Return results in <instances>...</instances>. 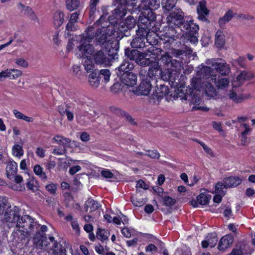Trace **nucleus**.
<instances>
[{"label":"nucleus","instance_id":"36","mask_svg":"<svg viewBox=\"0 0 255 255\" xmlns=\"http://www.w3.org/2000/svg\"><path fill=\"white\" fill-rule=\"evenodd\" d=\"M164 36H167L172 39H177L178 36L175 28L172 26H168L164 27Z\"/></svg>","mask_w":255,"mask_h":255},{"label":"nucleus","instance_id":"41","mask_svg":"<svg viewBox=\"0 0 255 255\" xmlns=\"http://www.w3.org/2000/svg\"><path fill=\"white\" fill-rule=\"evenodd\" d=\"M30 232L24 230H20L19 228L15 233L17 235L19 242H23L26 239H28L30 236Z\"/></svg>","mask_w":255,"mask_h":255},{"label":"nucleus","instance_id":"38","mask_svg":"<svg viewBox=\"0 0 255 255\" xmlns=\"http://www.w3.org/2000/svg\"><path fill=\"white\" fill-rule=\"evenodd\" d=\"M177 1V0H162L161 5L164 9L169 11L175 6Z\"/></svg>","mask_w":255,"mask_h":255},{"label":"nucleus","instance_id":"6","mask_svg":"<svg viewBox=\"0 0 255 255\" xmlns=\"http://www.w3.org/2000/svg\"><path fill=\"white\" fill-rule=\"evenodd\" d=\"M87 39L94 41L96 45L104 46L111 36L104 26L102 28H96L94 25L87 27L85 32Z\"/></svg>","mask_w":255,"mask_h":255},{"label":"nucleus","instance_id":"21","mask_svg":"<svg viewBox=\"0 0 255 255\" xmlns=\"http://www.w3.org/2000/svg\"><path fill=\"white\" fill-rule=\"evenodd\" d=\"M177 77L175 69H172L167 67L164 70H162V74L160 78L165 81L169 82V83H171L172 85H174V83L176 85L177 84V82H176Z\"/></svg>","mask_w":255,"mask_h":255},{"label":"nucleus","instance_id":"59","mask_svg":"<svg viewBox=\"0 0 255 255\" xmlns=\"http://www.w3.org/2000/svg\"><path fill=\"white\" fill-rule=\"evenodd\" d=\"M123 87V86L122 85V84L121 83L117 82L115 83L111 87V90L112 91L115 93H118L119 91L122 90Z\"/></svg>","mask_w":255,"mask_h":255},{"label":"nucleus","instance_id":"40","mask_svg":"<svg viewBox=\"0 0 255 255\" xmlns=\"http://www.w3.org/2000/svg\"><path fill=\"white\" fill-rule=\"evenodd\" d=\"M66 8L72 11L78 8L80 5L79 0H66Z\"/></svg>","mask_w":255,"mask_h":255},{"label":"nucleus","instance_id":"24","mask_svg":"<svg viewBox=\"0 0 255 255\" xmlns=\"http://www.w3.org/2000/svg\"><path fill=\"white\" fill-rule=\"evenodd\" d=\"M217 242L218 238L216 233L208 234L206 237V240L202 242V247L205 249L208 247L213 248L216 245Z\"/></svg>","mask_w":255,"mask_h":255},{"label":"nucleus","instance_id":"55","mask_svg":"<svg viewBox=\"0 0 255 255\" xmlns=\"http://www.w3.org/2000/svg\"><path fill=\"white\" fill-rule=\"evenodd\" d=\"M131 202L135 206L137 207H141L144 204V201L143 199H138L135 196H131L130 198Z\"/></svg>","mask_w":255,"mask_h":255},{"label":"nucleus","instance_id":"58","mask_svg":"<svg viewBox=\"0 0 255 255\" xmlns=\"http://www.w3.org/2000/svg\"><path fill=\"white\" fill-rule=\"evenodd\" d=\"M64 195L65 197L64 203L65 206L67 208H69L70 206V202L73 200V197L70 193H65Z\"/></svg>","mask_w":255,"mask_h":255},{"label":"nucleus","instance_id":"31","mask_svg":"<svg viewBox=\"0 0 255 255\" xmlns=\"http://www.w3.org/2000/svg\"><path fill=\"white\" fill-rule=\"evenodd\" d=\"M236 15H237V13H234L231 9H229L223 17L219 19L218 23L220 26L223 27L225 24L229 22Z\"/></svg>","mask_w":255,"mask_h":255},{"label":"nucleus","instance_id":"10","mask_svg":"<svg viewBox=\"0 0 255 255\" xmlns=\"http://www.w3.org/2000/svg\"><path fill=\"white\" fill-rule=\"evenodd\" d=\"M138 18L136 20L133 16L128 15L122 21H120L118 24V29L124 33L125 35L126 33H129L136 25L138 27Z\"/></svg>","mask_w":255,"mask_h":255},{"label":"nucleus","instance_id":"29","mask_svg":"<svg viewBox=\"0 0 255 255\" xmlns=\"http://www.w3.org/2000/svg\"><path fill=\"white\" fill-rule=\"evenodd\" d=\"M225 186L228 188H232L238 186L241 183L242 179L239 177L230 176L224 179Z\"/></svg>","mask_w":255,"mask_h":255},{"label":"nucleus","instance_id":"12","mask_svg":"<svg viewBox=\"0 0 255 255\" xmlns=\"http://www.w3.org/2000/svg\"><path fill=\"white\" fill-rule=\"evenodd\" d=\"M127 13L126 6L119 5L111 11V14L108 17L109 23L114 26L118 25L119 20H122Z\"/></svg>","mask_w":255,"mask_h":255},{"label":"nucleus","instance_id":"17","mask_svg":"<svg viewBox=\"0 0 255 255\" xmlns=\"http://www.w3.org/2000/svg\"><path fill=\"white\" fill-rule=\"evenodd\" d=\"M200 68L199 66L197 72V75L199 77L198 79H200L201 81L202 79H207L211 78V80H216V75L215 74L214 69L211 67L209 66H204L201 65Z\"/></svg>","mask_w":255,"mask_h":255},{"label":"nucleus","instance_id":"1","mask_svg":"<svg viewBox=\"0 0 255 255\" xmlns=\"http://www.w3.org/2000/svg\"><path fill=\"white\" fill-rule=\"evenodd\" d=\"M149 33L136 29L135 35L130 43V47L125 49V57L127 60L134 61L137 65L145 67L150 65L153 61L147 58V53L143 51Z\"/></svg>","mask_w":255,"mask_h":255},{"label":"nucleus","instance_id":"54","mask_svg":"<svg viewBox=\"0 0 255 255\" xmlns=\"http://www.w3.org/2000/svg\"><path fill=\"white\" fill-rule=\"evenodd\" d=\"M227 188L228 187L225 186V183L218 182L215 185L216 192L219 194L224 196L225 195L224 191H223V188Z\"/></svg>","mask_w":255,"mask_h":255},{"label":"nucleus","instance_id":"34","mask_svg":"<svg viewBox=\"0 0 255 255\" xmlns=\"http://www.w3.org/2000/svg\"><path fill=\"white\" fill-rule=\"evenodd\" d=\"M77 30V25L76 22L69 20L66 25L64 35L66 38H69L72 35L71 32L75 31Z\"/></svg>","mask_w":255,"mask_h":255},{"label":"nucleus","instance_id":"20","mask_svg":"<svg viewBox=\"0 0 255 255\" xmlns=\"http://www.w3.org/2000/svg\"><path fill=\"white\" fill-rule=\"evenodd\" d=\"M160 0H142L141 3L138 5V8L140 10L154 11L160 6Z\"/></svg>","mask_w":255,"mask_h":255},{"label":"nucleus","instance_id":"51","mask_svg":"<svg viewBox=\"0 0 255 255\" xmlns=\"http://www.w3.org/2000/svg\"><path fill=\"white\" fill-rule=\"evenodd\" d=\"M121 117L125 118L126 121L129 123L131 125L136 126L137 125V123L134 121V119L131 117V116L125 111H124Z\"/></svg>","mask_w":255,"mask_h":255},{"label":"nucleus","instance_id":"14","mask_svg":"<svg viewBox=\"0 0 255 255\" xmlns=\"http://www.w3.org/2000/svg\"><path fill=\"white\" fill-rule=\"evenodd\" d=\"M168 22H170L179 28L186 22L184 18V13L180 8H175L172 10L167 17Z\"/></svg>","mask_w":255,"mask_h":255},{"label":"nucleus","instance_id":"19","mask_svg":"<svg viewBox=\"0 0 255 255\" xmlns=\"http://www.w3.org/2000/svg\"><path fill=\"white\" fill-rule=\"evenodd\" d=\"M197 12L198 15V19L208 23H210V20L207 18V16L209 14L210 11L207 8L206 1L205 0H202L199 2L197 7Z\"/></svg>","mask_w":255,"mask_h":255},{"label":"nucleus","instance_id":"32","mask_svg":"<svg viewBox=\"0 0 255 255\" xmlns=\"http://www.w3.org/2000/svg\"><path fill=\"white\" fill-rule=\"evenodd\" d=\"M64 13L61 11H56L53 15V25L55 28H59L64 21Z\"/></svg>","mask_w":255,"mask_h":255},{"label":"nucleus","instance_id":"64","mask_svg":"<svg viewBox=\"0 0 255 255\" xmlns=\"http://www.w3.org/2000/svg\"><path fill=\"white\" fill-rule=\"evenodd\" d=\"M15 62L17 65L23 68H26L28 66V62L23 58L17 59Z\"/></svg>","mask_w":255,"mask_h":255},{"label":"nucleus","instance_id":"56","mask_svg":"<svg viewBox=\"0 0 255 255\" xmlns=\"http://www.w3.org/2000/svg\"><path fill=\"white\" fill-rule=\"evenodd\" d=\"M9 70L10 71V79H14L22 75V72L20 70L15 69H10Z\"/></svg>","mask_w":255,"mask_h":255},{"label":"nucleus","instance_id":"60","mask_svg":"<svg viewBox=\"0 0 255 255\" xmlns=\"http://www.w3.org/2000/svg\"><path fill=\"white\" fill-rule=\"evenodd\" d=\"M148 153L146 154L147 156L153 159H158L160 157V154L155 149L154 150H149L147 151Z\"/></svg>","mask_w":255,"mask_h":255},{"label":"nucleus","instance_id":"30","mask_svg":"<svg viewBox=\"0 0 255 255\" xmlns=\"http://www.w3.org/2000/svg\"><path fill=\"white\" fill-rule=\"evenodd\" d=\"M255 78L254 73L249 71H243L237 76V80L238 82L243 83L245 81L251 80Z\"/></svg>","mask_w":255,"mask_h":255},{"label":"nucleus","instance_id":"63","mask_svg":"<svg viewBox=\"0 0 255 255\" xmlns=\"http://www.w3.org/2000/svg\"><path fill=\"white\" fill-rule=\"evenodd\" d=\"M135 0H113L114 2L119 4L120 6H125L129 5Z\"/></svg>","mask_w":255,"mask_h":255},{"label":"nucleus","instance_id":"57","mask_svg":"<svg viewBox=\"0 0 255 255\" xmlns=\"http://www.w3.org/2000/svg\"><path fill=\"white\" fill-rule=\"evenodd\" d=\"M72 74L77 77H79L82 74V69L80 65H74L72 67Z\"/></svg>","mask_w":255,"mask_h":255},{"label":"nucleus","instance_id":"7","mask_svg":"<svg viewBox=\"0 0 255 255\" xmlns=\"http://www.w3.org/2000/svg\"><path fill=\"white\" fill-rule=\"evenodd\" d=\"M183 34L181 37L183 38L185 42L189 41L192 44H196L198 41V31L199 26L194 23L193 20L186 21L180 28Z\"/></svg>","mask_w":255,"mask_h":255},{"label":"nucleus","instance_id":"46","mask_svg":"<svg viewBox=\"0 0 255 255\" xmlns=\"http://www.w3.org/2000/svg\"><path fill=\"white\" fill-rule=\"evenodd\" d=\"M172 38H170L167 36H164V34H162L160 37V43H163L165 45L164 47L169 48L170 44H172L176 39H172Z\"/></svg>","mask_w":255,"mask_h":255},{"label":"nucleus","instance_id":"49","mask_svg":"<svg viewBox=\"0 0 255 255\" xmlns=\"http://www.w3.org/2000/svg\"><path fill=\"white\" fill-rule=\"evenodd\" d=\"M24 14L28 16L29 18L31 20L37 21L38 23H39V19L36 16L35 12L30 7H29V8L24 11Z\"/></svg>","mask_w":255,"mask_h":255},{"label":"nucleus","instance_id":"15","mask_svg":"<svg viewBox=\"0 0 255 255\" xmlns=\"http://www.w3.org/2000/svg\"><path fill=\"white\" fill-rule=\"evenodd\" d=\"M20 210L17 206L12 208L8 206L4 213V219L6 222L17 223L20 217Z\"/></svg>","mask_w":255,"mask_h":255},{"label":"nucleus","instance_id":"44","mask_svg":"<svg viewBox=\"0 0 255 255\" xmlns=\"http://www.w3.org/2000/svg\"><path fill=\"white\" fill-rule=\"evenodd\" d=\"M12 154L16 157H20L23 154V150L21 146L19 144H14L12 148Z\"/></svg>","mask_w":255,"mask_h":255},{"label":"nucleus","instance_id":"50","mask_svg":"<svg viewBox=\"0 0 255 255\" xmlns=\"http://www.w3.org/2000/svg\"><path fill=\"white\" fill-rule=\"evenodd\" d=\"M216 84L219 89H224L229 85V80L228 78H223L218 80Z\"/></svg>","mask_w":255,"mask_h":255},{"label":"nucleus","instance_id":"42","mask_svg":"<svg viewBox=\"0 0 255 255\" xmlns=\"http://www.w3.org/2000/svg\"><path fill=\"white\" fill-rule=\"evenodd\" d=\"M211 199V195L202 193L197 197V201L199 204L205 205L209 203Z\"/></svg>","mask_w":255,"mask_h":255},{"label":"nucleus","instance_id":"11","mask_svg":"<svg viewBox=\"0 0 255 255\" xmlns=\"http://www.w3.org/2000/svg\"><path fill=\"white\" fill-rule=\"evenodd\" d=\"M40 225L29 215H24L19 218L16 224V227L18 228H21L23 230L28 231L30 232L35 229L37 230Z\"/></svg>","mask_w":255,"mask_h":255},{"label":"nucleus","instance_id":"47","mask_svg":"<svg viewBox=\"0 0 255 255\" xmlns=\"http://www.w3.org/2000/svg\"><path fill=\"white\" fill-rule=\"evenodd\" d=\"M171 58L172 57L169 54V53L166 52L161 55L160 61L161 62H162L164 64L166 65L167 67H169L171 62Z\"/></svg>","mask_w":255,"mask_h":255},{"label":"nucleus","instance_id":"5","mask_svg":"<svg viewBox=\"0 0 255 255\" xmlns=\"http://www.w3.org/2000/svg\"><path fill=\"white\" fill-rule=\"evenodd\" d=\"M138 29L150 31L157 32L159 27L156 20V14L151 10H141L138 17Z\"/></svg>","mask_w":255,"mask_h":255},{"label":"nucleus","instance_id":"3","mask_svg":"<svg viewBox=\"0 0 255 255\" xmlns=\"http://www.w3.org/2000/svg\"><path fill=\"white\" fill-rule=\"evenodd\" d=\"M34 246L38 249H49L53 250L54 255H67L66 248H67L65 242L64 245L55 240L53 237H47L45 234H41L39 230L36 232L33 237Z\"/></svg>","mask_w":255,"mask_h":255},{"label":"nucleus","instance_id":"26","mask_svg":"<svg viewBox=\"0 0 255 255\" xmlns=\"http://www.w3.org/2000/svg\"><path fill=\"white\" fill-rule=\"evenodd\" d=\"M156 87L157 89L152 94L153 99L156 98L157 100H159L169 94V89L167 86L160 85L159 87L157 85Z\"/></svg>","mask_w":255,"mask_h":255},{"label":"nucleus","instance_id":"43","mask_svg":"<svg viewBox=\"0 0 255 255\" xmlns=\"http://www.w3.org/2000/svg\"><path fill=\"white\" fill-rule=\"evenodd\" d=\"M33 171L42 180H46L47 179V178L45 173L43 172L42 168L39 165L36 164L34 166Z\"/></svg>","mask_w":255,"mask_h":255},{"label":"nucleus","instance_id":"25","mask_svg":"<svg viewBox=\"0 0 255 255\" xmlns=\"http://www.w3.org/2000/svg\"><path fill=\"white\" fill-rule=\"evenodd\" d=\"M234 241L233 237L230 235H227L223 237L220 240L218 249L220 251H224L230 247Z\"/></svg>","mask_w":255,"mask_h":255},{"label":"nucleus","instance_id":"33","mask_svg":"<svg viewBox=\"0 0 255 255\" xmlns=\"http://www.w3.org/2000/svg\"><path fill=\"white\" fill-rule=\"evenodd\" d=\"M100 206L97 201L91 198H88L84 204V210L86 212H88V209H90V212L94 211L97 210Z\"/></svg>","mask_w":255,"mask_h":255},{"label":"nucleus","instance_id":"35","mask_svg":"<svg viewBox=\"0 0 255 255\" xmlns=\"http://www.w3.org/2000/svg\"><path fill=\"white\" fill-rule=\"evenodd\" d=\"M225 44V36L221 30H218L215 35V44L218 48H222Z\"/></svg>","mask_w":255,"mask_h":255},{"label":"nucleus","instance_id":"18","mask_svg":"<svg viewBox=\"0 0 255 255\" xmlns=\"http://www.w3.org/2000/svg\"><path fill=\"white\" fill-rule=\"evenodd\" d=\"M112 59L104 52L103 50H100L93 54V60L95 64L103 66H108L111 65Z\"/></svg>","mask_w":255,"mask_h":255},{"label":"nucleus","instance_id":"62","mask_svg":"<svg viewBox=\"0 0 255 255\" xmlns=\"http://www.w3.org/2000/svg\"><path fill=\"white\" fill-rule=\"evenodd\" d=\"M45 188L46 190L48 191L50 193L54 195L56 193L57 186L55 184L51 183L48 185H47L45 187Z\"/></svg>","mask_w":255,"mask_h":255},{"label":"nucleus","instance_id":"4","mask_svg":"<svg viewBox=\"0 0 255 255\" xmlns=\"http://www.w3.org/2000/svg\"><path fill=\"white\" fill-rule=\"evenodd\" d=\"M135 66L130 60H127L126 58L115 69V73L120 81L125 85L128 87H133L137 83V75L131 72Z\"/></svg>","mask_w":255,"mask_h":255},{"label":"nucleus","instance_id":"61","mask_svg":"<svg viewBox=\"0 0 255 255\" xmlns=\"http://www.w3.org/2000/svg\"><path fill=\"white\" fill-rule=\"evenodd\" d=\"M110 110L113 114L118 116H121L124 111L115 106H111L110 107Z\"/></svg>","mask_w":255,"mask_h":255},{"label":"nucleus","instance_id":"8","mask_svg":"<svg viewBox=\"0 0 255 255\" xmlns=\"http://www.w3.org/2000/svg\"><path fill=\"white\" fill-rule=\"evenodd\" d=\"M87 37V36L85 32L81 35L79 45L77 46V49L80 52L79 56L82 58H88V57L93 54L95 50L93 45L90 43L92 42L91 40Z\"/></svg>","mask_w":255,"mask_h":255},{"label":"nucleus","instance_id":"27","mask_svg":"<svg viewBox=\"0 0 255 255\" xmlns=\"http://www.w3.org/2000/svg\"><path fill=\"white\" fill-rule=\"evenodd\" d=\"M17 172V164L13 160H10L6 167V173L8 179L12 180Z\"/></svg>","mask_w":255,"mask_h":255},{"label":"nucleus","instance_id":"48","mask_svg":"<svg viewBox=\"0 0 255 255\" xmlns=\"http://www.w3.org/2000/svg\"><path fill=\"white\" fill-rule=\"evenodd\" d=\"M163 205L167 207H170L176 203V200L169 196H165L162 198Z\"/></svg>","mask_w":255,"mask_h":255},{"label":"nucleus","instance_id":"22","mask_svg":"<svg viewBox=\"0 0 255 255\" xmlns=\"http://www.w3.org/2000/svg\"><path fill=\"white\" fill-rule=\"evenodd\" d=\"M53 139L58 144L62 145L64 148L66 147L73 148L78 146L76 141L74 140L72 141L70 138H65L61 135H56L53 137Z\"/></svg>","mask_w":255,"mask_h":255},{"label":"nucleus","instance_id":"53","mask_svg":"<svg viewBox=\"0 0 255 255\" xmlns=\"http://www.w3.org/2000/svg\"><path fill=\"white\" fill-rule=\"evenodd\" d=\"M7 203V200L5 198L0 197V215L4 213L5 209L8 207Z\"/></svg>","mask_w":255,"mask_h":255},{"label":"nucleus","instance_id":"37","mask_svg":"<svg viewBox=\"0 0 255 255\" xmlns=\"http://www.w3.org/2000/svg\"><path fill=\"white\" fill-rule=\"evenodd\" d=\"M100 0H90V4L88 7L89 17L91 20H93L95 17L96 12V6Z\"/></svg>","mask_w":255,"mask_h":255},{"label":"nucleus","instance_id":"45","mask_svg":"<svg viewBox=\"0 0 255 255\" xmlns=\"http://www.w3.org/2000/svg\"><path fill=\"white\" fill-rule=\"evenodd\" d=\"M99 76L103 78L104 81L105 83H107L110 80L111 76V72L109 70L107 69L101 70L100 71H98Z\"/></svg>","mask_w":255,"mask_h":255},{"label":"nucleus","instance_id":"28","mask_svg":"<svg viewBox=\"0 0 255 255\" xmlns=\"http://www.w3.org/2000/svg\"><path fill=\"white\" fill-rule=\"evenodd\" d=\"M101 77L99 76L98 70H94L89 75V82L90 85L94 87L97 88L100 85Z\"/></svg>","mask_w":255,"mask_h":255},{"label":"nucleus","instance_id":"9","mask_svg":"<svg viewBox=\"0 0 255 255\" xmlns=\"http://www.w3.org/2000/svg\"><path fill=\"white\" fill-rule=\"evenodd\" d=\"M205 63L214 67V70L222 76H227L231 73L230 65L221 58H213L206 60Z\"/></svg>","mask_w":255,"mask_h":255},{"label":"nucleus","instance_id":"13","mask_svg":"<svg viewBox=\"0 0 255 255\" xmlns=\"http://www.w3.org/2000/svg\"><path fill=\"white\" fill-rule=\"evenodd\" d=\"M104 47L107 50L109 56L112 59L116 60L118 59V51L120 48L119 40L111 36Z\"/></svg>","mask_w":255,"mask_h":255},{"label":"nucleus","instance_id":"39","mask_svg":"<svg viewBox=\"0 0 255 255\" xmlns=\"http://www.w3.org/2000/svg\"><path fill=\"white\" fill-rule=\"evenodd\" d=\"M96 235L97 238L103 242L108 239L110 235V232L108 230L98 228Z\"/></svg>","mask_w":255,"mask_h":255},{"label":"nucleus","instance_id":"2","mask_svg":"<svg viewBox=\"0 0 255 255\" xmlns=\"http://www.w3.org/2000/svg\"><path fill=\"white\" fill-rule=\"evenodd\" d=\"M191 85L192 87L178 88L176 90L177 96L181 97L182 99L188 100L194 105H199L201 98L198 92L204 91L206 95L210 98H215L218 96V92L209 82L202 81L195 77L192 79Z\"/></svg>","mask_w":255,"mask_h":255},{"label":"nucleus","instance_id":"52","mask_svg":"<svg viewBox=\"0 0 255 255\" xmlns=\"http://www.w3.org/2000/svg\"><path fill=\"white\" fill-rule=\"evenodd\" d=\"M183 46L184 55L187 56L188 58H190L191 56H193V57L197 56L196 52H193V50L191 48L187 46V45L185 44H184Z\"/></svg>","mask_w":255,"mask_h":255},{"label":"nucleus","instance_id":"16","mask_svg":"<svg viewBox=\"0 0 255 255\" xmlns=\"http://www.w3.org/2000/svg\"><path fill=\"white\" fill-rule=\"evenodd\" d=\"M152 87L151 81L143 75L141 78L140 85L133 92L137 95L147 96Z\"/></svg>","mask_w":255,"mask_h":255},{"label":"nucleus","instance_id":"23","mask_svg":"<svg viewBox=\"0 0 255 255\" xmlns=\"http://www.w3.org/2000/svg\"><path fill=\"white\" fill-rule=\"evenodd\" d=\"M161 74L162 69L157 64L154 66L150 67L148 69L147 74L144 76L147 77V78L151 81H153L156 80L157 78L161 77Z\"/></svg>","mask_w":255,"mask_h":255}]
</instances>
